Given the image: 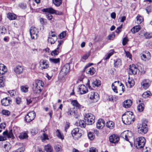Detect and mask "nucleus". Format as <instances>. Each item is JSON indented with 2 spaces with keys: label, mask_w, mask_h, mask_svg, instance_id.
I'll list each match as a JSON object with an SVG mask.
<instances>
[{
  "label": "nucleus",
  "mask_w": 152,
  "mask_h": 152,
  "mask_svg": "<svg viewBox=\"0 0 152 152\" xmlns=\"http://www.w3.org/2000/svg\"><path fill=\"white\" fill-rule=\"evenodd\" d=\"M115 33L113 32L108 36L107 38V39L109 40H113L115 38Z\"/></svg>",
  "instance_id": "obj_45"
},
{
  "label": "nucleus",
  "mask_w": 152,
  "mask_h": 152,
  "mask_svg": "<svg viewBox=\"0 0 152 152\" xmlns=\"http://www.w3.org/2000/svg\"><path fill=\"white\" fill-rule=\"evenodd\" d=\"M2 70V71L6 72H7V69L6 67L3 64H0V70Z\"/></svg>",
  "instance_id": "obj_50"
},
{
  "label": "nucleus",
  "mask_w": 152,
  "mask_h": 152,
  "mask_svg": "<svg viewBox=\"0 0 152 152\" xmlns=\"http://www.w3.org/2000/svg\"><path fill=\"white\" fill-rule=\"evenodd\" d=\"M137 23L138 24L141 23L143 21V18L140 15L138 14L136 17Z\"/></svg>",
  "instance_id": "obj_27"
},
{
  "label": "nucleus",
  "mask_w": 152,
  "mask_h": 152,
  "mask_svg": "<svg viewBox=\"0 0 152 152\" xmlns=\"http://www.w3.org/2000/svg\"><path fill=\"white\" fill-rule=\"evenodd\" d=\"M128 83L129 85V87L130 88L132 87L134 84V82L133 80H128Z\"/></svg>",
  "instance_id": "obj_55"
},
{
  "label": "nucleus",
  "mask_w": 152,
  "mask_h": 152,
  "mask_svg": "<svg viewBox=\"0 0 152 152\" xmlns=\"http://www.w3.org/2000/svg\"><path fill=\"white\" fill-rule=\"evenodd\" d=\"M66 35V32L65 31H63L60 34L59 37L61 39H63L65 37Z\"/></svg>",
  "instance_id": "obj_61"
},
{
  "label": "nucleus",
  "mask_w": 152,
  "mask_h": 152,
  "mask_svg": "<svg viewBox=\"0 0 152 152\" xmlns=\"http://www.w3.org/2000/svg\"><path fill=\"white\" fill-rule=\"evenodd\" d=\"M46 13L47 18L49 20H51L53 18V16L51 15L52 14L48 12Z\"/></svg>",
  "instance_id": "obj_56"
},
{
  "label": "nucleus",
  "mask_w": 152,
  "mask_h": 152,
  "mask_svg": "<svg viewBox=\"0 0 152 152\" xmlns=\"http://www.w3.org/2000/svg\"><path fill=\"white\" fill-rule=\"evenodd\" d=\"M152 96V94L150 91H148L144 92L142 94V97L145 98H147L150 96Z\"/></svg>",
  "instance_id": "obj_32"
},
{
  "label": "nucleus",
  "mask_w": 152,
  "mask_h": 152,
  "mask_svg": "<svg viewBox=\"0 0 152 152\" xmlns=\"http://www.w3.org/2000/svg\"><path fill=\"white\" fill-rule=\"evenodd\" d=\"M2 114L6 115L8 116L10 114V112L7 110H3L2 111Z\"/></svg>",
  "instance_id": "obj_54"
},
{
  "label": "nucleus",
  "mask_w": 152,
  "mask_h": 152,
  "mask_svg": "<svg viewBox=\"0 0 152 152\" xmlns=\"http://www.w3.org/2000/svg\"><path fill=\"white\" fill-rule=\"evenodd\" d=\"M70 69V66L69 64H66L62 67L59 76L60 77L62 75L61 77H63L66 76L69 72Z\"/></svg>",
  "instance_id": "obj_5"
},
{
  "label": "nucleus",
  "mask_w": 152,
  "mask_h": 152,
  "mask_svg": "<svg viewBox=\"0 0 152 152\" xmlns=\"http://www.w3.org/2000/svg\"><path fill=\"white\" fill-rule=\"evenodd\" d=\"M36 116V113L34 111L29 112L25 117V121L27 122H30L33 121Z\"/></svg>",
  "instance_id": "obj_11"
},
{
  "label": "nucleus",
  "mask_w": 152,
  "mask_h": 152,
  "mask_svg": "<svg viewBox=\"0 0 152 152\" xmlns=\"http://www.w3.org/2000/svg\"><path fill=\"white\" fill-rule=\"evenodd\" d=\"M58 48H57L56 49L53 51L51 52V55L52 56H55L58 55L59 52L58 51Z\"/></svg>",
  "instance_id": "obj_46"
},
{
  "label": "nucleus",
  "mask_w": 152,
  "mask_h": 152,
  "mask_svg": "<svg viewBox=\"0 0 152 152\" xmlns=\"http://www.w3.org/2000/svg\"><path fill=\"white\" fill-rule=\"evenodd\" d=\"M79 91L81 94H83L87 93L88 90L85 85H81L79 88Z\"/></svg>",
  "instance_id": "obj_18"
},
{
  "label": "nucleus",
  "mask_w": 152,
  "mask_h": 152,
  "mask_svg": "<svg viewBox=\"0 0 152 152\" xmlns=\"http://www.w3.org/2000/svg\"><path fill=\"white\" fill-rule=\"evenodd\" d=\"M132 103V102L131 99H127L123 102V105L125 108H127L131 107Z\"/></svg>",
  "instance_id": "obj_21"
},
{
  "label": "nucleus",
  "mask_w": 152,
  "mask_h": 152,
  "mask_svg": "<svg viewBox=\"0 0 152 152\" xmlns=\"http://www.w3.org/2000/svg\"><path fill=\"white\" fill-rule=\"evenodd\" d=\"M106 126L110 129H112L114 128L115 124L113 121H109L106 123Z\"/></svg>",
  "instance_id": "obj_24"
},
{
  "label": "nucleus",
  "mask_w": 152,
  "mask_h": 152,
  "mask_svg": "<svg viewBox=\"0 0 152 152\" xmlns=\"http://www.w3.org/2000/svg\"><path fill=\"white\" fill-rule=\"evenodd\" d=\"M95 117L93 116L91 114H86L84 117V120L86 124L88 125H91L95 122Z\"/></svg>",
  "instance_id": "obj_4"
},
{
  "label": "nucleus",
  "mask_w": 152,
  "mask_h": 152,
  "mask_svg": "<svg viewBox=\"0 0 152 152\" xmlns=\"http://www.w3.org/2000/svg\"><path fill=\"white\" fill-rule=\"evenodd\" d=\"M57 37L54 38L48 37V41L51 44H53L55 43V42L57 40Z\"/></svg>",
  "instance_id": "obj_35"
},
{
  "label": "nucleus",
  "mask_w": 152,
  "mask_h": 152,
  "mask_svg": "<svg viewBox=\"0 0 152 152\" xmlns=\"http://www.w3.org/2000/svg\"><path fill=\"white\" fill-rule=\"evenodd\" d=\"M40 139L43 142L45 141L46 140H49V138L48 134L43 133L42 135L40 137Z\"/></svg>",
  "instance_id": "obj_28"
},
{
  "label": "nucleus",
  "mask_w": 152,
  "mask_h": 152,
  "mask_svg": "<svg viewBox=\"0 0 152 152\" xmlns=\"http://www.w3.org/2000/svg\"><path fill=\"white\" fill-rule=\"evenodd\" d=\"M7 18L10 20H14L16 19V15L14 14L9 13L7 14Z\"/></svg>",
  "instance_id": "obj_33"
},
{
  "label": "nucleus",
  "mask_w": 152,
  "mask_h": 152,
  "mask_svg": "<svg viewBox=\"0 0 152 152\" xmlns=\"http://www.w3.org/2000/svg\"><path fill=\"white\" fill-rule=\"evenodd\" d=\"M129 41V39L127 37H124L122 40V44L123 45H125Z\"/></svg>",
  "instance_id": "obj_47"
},
{
  "label": "nucleus",
  "mask_w": 152,
  "mask_h": 152,
  "mask_svg": "<svg viewBox=\"0 0 152 152\" xmlns=\"http://www.w3.org/2000/svg\"><path fill=\"white\" fill-rule=\"evenodd\" d=\"M0 32L1 35H4L6 32V30L5 28H2V29L0 30Z\"/></svg>",
  "instance_id": "obj_64"
},
{
  "label": "nucleus",
  "mask_w": 152,
  "mask_h": 152,
  "mask_svg": "<svg viewBox=\"0 0 152 152\" xmlns=\"http://www.w3.org/2000/svg\"><path fill=\"white\" fill-rule=\"evenodd\" d=\"M85 121L83 120H80L79 122H77L75 123V124L77 126H79L81 128H85L86 127V124L85 123Z\"/></svg>",
  "instance_id": "obj_26"
},
{
  "label": "nucleus",
  "mask_w": 152,
  "mask_h": 152,
  "mask_svg": "<svg viewBox=\"0 0 152 152\" xmlns=\"http://www.w3.org/2000/svg\"><path fill=\"white\" fill-rule=\"evenodd\" d=\"M110 142L111 143H115L118 142L119 140V137L117 134H113L109 137Z\"/></svg>",
  "instance_id": "obj_14"
},
{
  "label": "nucleus",
  "mask_w": 152,
  "mask_h": 152,
  "mask_svg": "<svg viewBox=\"0 0 152 152\" xmlns=\"http://www.w3.org/2000/svg\"><path fill=\"white\" fill-rule=\"evenodd\" d=\"M7 137L8 138H13L14 136L12 130H10L9 132L8 133Z\"/></svg>",
  "instance_id": "obj_59"
},
{
  "label": "nucleus",
  "mask_w": 152,
  "mask_h": 152,
  "mask_svg": "<svg viewBox=\"0 0 152 152\" xmlns=\"http://www.w3.org/2000/svg\"><path fill=\"white\" fill-rule=\"evenodd\" d=\"M71 104L78 109H81L82 106L76 100H73L71 101Z\"/></svg>",
  "instance_id": "obj_23"
},
{
  "label": "nucleus",
  "mask_w": 152,
  "mask_h": 152,
  "mask_svg": "<svg viewBox=\"0 0 152 152\" xmlns=\"http://www.w3.org/2000/svg\"><path fill=\"white\" fill-rule=\"evenodd\" d=\"M45 150L47 152H52L53 151V148L51 145L48 144L45 146Z\"/></svg>",
  "instance_id": "obj_31"
},
{
  "label": "nucleus",
  "mask_w": 152,
  "mask_h": 152,
  "mask_svg": "<svg viewBox=\"0 0 152 152\" xmlns=\"http://www.w3.org/2000/svg\"><path fill=\"white\" fill-rule=\"evenodd\" d=\"M144 104L143 103H139L137 106V109L139 112H142L144 110Z\"/></svg>",
  "instance_id": "obj_30"
},
{
  "label": "nucleus",
  "mask_w": 152,
  "mask_h": 152,
  "mask_svg": "<svg viewBox=\"0 0 152 152\" xmlns=\"http://www.w3.org/2000/svg\"><path fill=\"white\" fill-rule=\"evenodd\" d=\"M44 85L43 82L40 80H36L35 82L33 83V86H37V87H40L43 88V86Z\"/></svg>",
  "instance_id": "obj_22"
},
{
  "label": "nucleus",
  "mask_w": 152,
  "mask_h": 152,
  "mask_svg": "<svg viewBox=\"0 0 152 152\" xmlns=\"http://www.w3.org/2000/svg\"><path fill=\"white\" fill-rule=\"evenodd\" d=\"M39 21L42 25H46L47 24V21L46 19L40 18L39 19Z\"/></svg>",
  "instance_id": "obj_44"
},
{
  "label": "nucleus",
  "mask_w": 152,
  "mask_h": 152,
  "mask_svg": "<svg viewBox=\"0 0 152 152\" xmlns=\"http://www.w3.org/2000/svg\"><path fill=\"white\" fill-rule=\"evenodd\" d=\"M140 56L142 60L144 61H147L151 59V55L149 51H145L141 53Z\"/></svg>",
  "instance_id": "obj_10"
},
{
  "label": "nucleus",
  "mask_w": 152,
  "mask_h": 152,
  "mask_svg": "<svg viewBox=\"0 0 152 152\" xmlns=\"http://www.w3.org/2000/svg\"><path fill=\"white\" fill-rule=\"evenodd\" d=\"M72 134L73 138L75 140L78 139L81 136L79 132V129L78 128H75L72 131Z\"/></svg>",
  "instance_id": "obj_13"
},
{
  "label": "nucleus",
  "mask_w": 152,
  "mask_h": 152,
  "mask_svg": "<svg viewBox=\"0 0 152 152\" xmlns=\"http://www.w3.org/2000/svg\"><path fill=\"white\" fill-rule=\"evenodd\" d=\"M54 38L55 37H57L56 36V33L55 32L51 31V33H49V36L48 37Z\"/></svg>",
  "instance_id": "obj_60"
},
{
  "label": "nucleus",
  "mask_w": 152,
  "mask_h": 152,
  "mask_svg": "<svg viewBox=\"0 0 152 152\" xmlns=\"http://www.w3.org/2000/svg\"><path fill=\"white\" fill-rule=\"evenodd\" d=\"M132 135V133L130 131L127 130L122 132L121 134V137L127 141L130 142L129 141V138L131 137Z\"/></svg>",
  "instance_id": "obj_9"
},
{
  "label": "nucleus",
  "mask_w": 152,
  "mask_h": 152,
  "mask_svg": "<svg viewBox=\"0 0 152 152\" xmlns=\"http://www.w3.org/2000/svg\"><path fill=\"white\" fill-rule=\"evenodd\" d=\"M138 68L134 64H132L129 66L128 69V74L130 75H134L137 74Z\"/></svg>",
  "instance_id": "obj_7"
},
{
  "label": "nucleus",
  "mask_w": 152,
  "mask_h": 152,
  "mask_svg": "<svg viewBox=\"0 0 152 152\" xmlns=\"http://www.w3.org/2000/svg\"><path fill=\"white\" fill-rule=\"evenodd\" d=\"M145 10L147 13L149 14L152 11V7L151 6H148L147 7Z\"/></svg>",
  "instance_id": "obj_58"
},
{
  "label": "nucleus",
  "mask_w": 152,
  "mask_h": 152,
  "mask_svg": "<svg viewBox=\"0 0 152 152\" xmlns=\"http://www.w3.org/2000/svg\"><path fill=\"white\" fill-rule=\"evenodd\" d=\"M122 119L124 124L129 125L133 123L135 119L133 112L127 111L122 115Z\"/></svg>",
  "instance_id": "obj_1"
},
{
  "label": "nucleus",
  "mask_w": 152,
  "mask_h": 152,
  "mask_svg": "<svg viewBox=\"0 0 152 152\" xmlns=\"http://www.w3.org/2000/svg\"><path fill=\"white\" fill-rule=\"evenodd\" d=\"M114 51L113 50H111V51L108 54L107 56L105 58V60H107L110 58V56H112L114 53Z\"/></svg>",
  "instance_id": "obj_48"
},
{
  "label": "nucleus",
  "mask_w": 152,
  "mask_h": 152,
  "mask_svg": "<svg viewBox=\"0 0 152 152\" xmlns=\"http://www.w3.org/2000/svg\"><path fill=\"white\" fill-rule=\"evenodd\" d=\"M5 77L2 76L0 77V87H3L4 86V82Z\"/></svg>",
  "instance_id": "obj_37"
},
{
  "label": "nucleus",
  "mask_w": 152,
  "mask_h": 152,
  "mask_svg": "<svg viewBox=\"0 0 152 152\" xmlns=\"http://www.w3.org/2000/svg\"><path fill=\"white\" fill-rule=\"evenodd\" d=\"M14 70L16 74L20 75L23 73V68L22 66L18 65L14 68Z\"/></svg>",
  "instance_id": "obj_19"
},
{
  "label": "nucleus",
  "mask_w": 152,
  "mask_h": 152,
  "mask_svg": "<svg viewBox=\"0 0 152 152\" xmlns=\"http://www.w3.org/2000/svg\"><path fill=\"white\" fill-rule=\"evenodd\" d=\"M148 120L147 119H145L142 122V124L139 125L138 129V132L140 134H144L148 132Z\"/></svg>",
  "instance_id": "obj_2"
},
{
  "label": "nucleus",
  "mask_w": 152,
  "mask_h": 152,
  "mask_svg": "<svg viewBox=\"0 0 152 152\" xmlns=\"http://www.w3.org/2000/svg\"><path fill=\"white\" fill-rule=\"evenodd\" d=\"M151 84V81L149 79H145L141 83V86L143 89L146 90L148 89Z\"/></svg>",
  "instance_id": "obj_12"
},
{
  "label": "nucleus",
  "mask_w": 152,
  "mask_h": 152,
  "mask_svg": "<svg viewBox=\"0 0 152 152\" xmlns=\"http://www.w3.org/2000/svg\"><path fill=\"white\" fill-rule=\"evenodd\" d=\"M38 29L35 27H31L30 30V33L32 39H36L38 36Z\"/></svg>",
  "instance_id": "obj_8"
},
{
  "label": "nucleus",
  "mask_w": 152,
  "mask_h": 152,
  "mask_svg": "<svg viewBox=\"0 0 152 152\" xmlns=\"http://www.w3.org/2000/svg\"><path fill=\"white\" fill-rule=\"evenodd\" d=\"M105 121L103 119H99L96 124V127L97 129H102L105 125Z\"/></svg>",
  "instance_id": "obj_16"
},
{
  "label": "nucleus",
  "mask_w": 152,
  "mask_h": 152,
  "mask_svg": "<svg viewBox=\"0 0 152 152\" xmlns=\"http://www.w3.org/2000/svg\"><path fill=\"white\" fill-rule=\"evenodd\" d=\"M54 148L57 152H61V146L59 145H56L54 146Z\"/></svg>",
  "instance_id": "obj_52"
},
{
  "label": "nucleus",
  "mask_w": 152,
  "mask_h": 152,
  "mask_svg": "<svg viewBox=\"0 0 152 152\" xmlns=\"http://www.w3.org/2000/svg\"><path fill=\"white\" fill-rule=\"evenodd\" d=\"M146 39H149L152 38V32H146L144 34Z\"/></svg>",
  "instance_id": "obj_39"
},
{
  "label": "nucleus",
  "mask_w": 152,
  "mask_h": 152,
  "mask_svg": "<svg viewBox=\"0 0 152 152\" xmlns=\"http://www.w3.org/2000/svg\"><path fill=\"white\" fill-rule=\"evenodd\" d=\"M88 138L91 140H93L95 138L94 135L90 132L88 134Z\"/></svg>",
  "instance_id": "obj_49"
},
{
  "label": "nucleus",
  "mask_w": 152,
  "mask_h": 152,
  "mask_svg": "<svg viewBox=\"0 0 152 152\" xmlns=\"http://www.w3.org/2000/svg\"><path fill=\"white\" fill-rule=\"evenodd\" d=\"M141 27L140 26H137L133 27L131 30L132 32L134 34L138 32L141 29Z\"/></svg>",
  "instance_id": "obj_29"
},
{
  "label": "nucleus",
  "mask_w": 152,
  "mask_h": 152,
  "mask_svg": "<svg viewBox=\"0 0 152 152\" xmlns=\"http://www.w3.org/2000/svg\"><path fill=\"white\" fill-rule=\"evenodd\" d=\"M122 65L121 59L119 58L114 60L113 65L114 67L117 68L120 67Z\"/></svg>",
  "instance_id": "obj_20"
},
{
  "label": "nucleus",
  "mask_w": 152,
  "mask_h": 152,
  "mask_svg": "<svg viewBox=\"0 0 152 152\" xmlns=\"http://www.w3.org/2000/svg\"><path fill=\"white\" fill-rule=\"evenodd\" d=\"M95 69L93 67L90 68L89 69L86 71V73L88 74H89L91 75H93L95 73Z\"/></svg>",
  "instance_id": "obj_41"
},
{
  "label": "nucleus",
  "mask_w": 152,
  "mask_h": 152,
  "mask_svg": "<svg viewBox=\"0 0 152 152\" xmlns=\"http://www.w3.org/2000/svg\"><path fill=\"white\" fill-rule=\"evenodd\" d=\"M95 92L94 91H92L91 92L89 99L91 100V101L94 102V99L95 98Z\"/></svg>",
  "instance_id": "obj_42"
},
{
  "label": "nucleus",
  "mask_w": 152,
  "mask_h": 152,
  "mask_svg": "<svg viewBox=\"0 0 152 152\" xmlns=\"http://www.w3.org/2000/svg\"><path fill=\"white\" fill-rule=\"evenodd\" d=\"M28 87L27 86H22L21 87V91L24 92H26L28 91Z\"/></svg>",
  "instance_id": "obj_53"
},
{
  "label": "nucleus",
  "mask_w": 152,
  "mask_h": 152,
  "mask_svg": "<svg viewBox=\"0 0 152 152\" xmlns=\"http://www.w3.org/2000/svg\"><path fill=\"white\" fill-rule=\"evenodd\" d=\"M19 5L20 8L23 9H25L26 7V5L25 3H20Z\"/></svg>",
  "instance_id": "obj_62"
},
{
  "label": "nucleus",
  "mask_w": 152,
  "mask_h": 152,
  "mask_svg": "<svg viewBox=\"0 0 152 152\" xmlns=\"http://www.w3.org/2000/svg\"><path fill=\"white\" fill-rule=\"evenodd\" d=\"M28 137V135L25 132L21 133L18 136V137L20 139H23L27 138Z\"/></svg>",
  "instance_id": "obj_34"
},
{
  "label": "nucleus",
  "mask_w": 152,
  "mask_h": 152,
  "mask_svg": "<svg viewBox=\"0 0 152 152\" xmlns=\"http://www.w3.org/2000/svg\"><path fill=\"white\" fill-rule=\"evenodd\" d=\"M42 11L45 12H48L50 14H55L56 15H61L62 13L60 11L54 10L52 7L43 9L42 10Z\"/></svg>",
  "instance_id": "obj_6"
},
{
  "label": "nucleus",
  "mask_w": 152,
  "mask_h": 152,
  "mask_svg": "<svg viewBox=\"0 0 152 152\" xmlns=\"http://www.w3.org/2000/svg\"><path fill=\"white\" fill-rule=\"evenodd\" d=\"M112 87L113 91L116 93H118V91L117 89V87L114 85L113 83L112 84Z\"/></svg>",
  "instance_id": "obj_57"
},
{
  "label": "nucleus",
  "mask_w": 152,
  "mask_h": 152,
  "mask_svg": "<svg viewBox=\"0 0 152 152\" xmlns=\"http://www.w3.org/2000/svg\"><path fill=\"white\" fill-rule=\"evenodd\" d=\"M1 104L4 106H9L12 102V100L10 97H6L1 100Z\"/></svg>",
  "instance_id": "obj_17"
},
{
  "label": "nucleus",
  "mask_w": 152,
  "mask_h": 152,
  "mask_svg": "<svg viewBox=\"0 0 152 152\" xmlns=\"http://www.w3.org/2000/svg\"><path fill=\"white\" fill-rule=\"evenodd\" d=\"M32 89L34 93L36 94H39L42 91V88L37 87H37L36 86H33Z\"/></svg>",
  "instance_id": "obj_25"
},
{
  "label": "nucleus",
  "mask_w": 152,
  "mask_h": 152,
  "mask_svg": "<svg viewBox=\"0 0 152 152\" xmlns=\"http://www.w3.org/2000/svg\"><path fill=\"white\" fill-rule=\"evenodd\" d=\"M39 65L42 69L48 68L49 67V63L46 60H41L39 61Z\"/></svg>",
  "instance_id": "obj_15"
},
{
  "label": "nucleus",
  "mask_w": 152,
  "mask_h": 152,
  "mask_svg": "<svg viewBox=\"0 0 152 152\" xmlns=\"http://www.w3.org/2000/svg\"><path fill=\"white\" fill-rule=\"evenodd\" d=\"M4 148L6 151H8L11 148V145L9 143H7L4 145Z\"/></svg>",
  "instance_id": "obj_51"
},
{
  "label": "nucleus",
  "mask_w": 152,
  "mask_h": 152,
  "mask_svg": "<svg viewBox=\"0 0 152 152\" xmlns=\"http://www.w3.org/2000/svg\"><path fill=\"white\" fill-rule=\"evenodd\" d=\"M56 133L57 136L59 138L62 140L64 139L63 135L61 134V132L58 129H57L56 130Z\"/></svg>",
  "instance_id": "obj_40"
},
{
  "label": "nucleus",
  "mask_w": 152,
  "mask_h": 152,
  "mask_svg": "<svg viewBox=\"0 0 152 152\" xmlns=\"http://www.w3.org/2000/svg\"><path fill=\"white\" fill-rule=\"evenodd\" d=\"M53 4L56 7L59 6L62 3L61 0H53Z\"/></svg>",
  "instance_id": "obj_36"
},
{
  "label": "nucleus",
  "mask_w": 152,
  "mask_h": 152,
  "mask_svg": "<svg viewBox=\"0 0 152 152\" xmlns=\"http://www.w3.org/2000/svg\"><path fill=\"white\" fill-rule=\"evenodd\" d=\"M49 61L51 63L57 64L60 62V59L59 58H50Z\"/></svg>",
  "instance_id": "obj_38"
},
{
  "label": "nucleus",
  "mask_w": 152,
  "mask_h": 152,
  "mask_svg": "<svg viewBox=\"0 0 152 152\" xmlns=\"http://www.w3.org/2000/svg\"><path fill=\"white\" fill-rule=\"evenodd\" d=\"M145 143V137H141L136 138L134 142V144L136 148L138 149L142 148L144 146Z\"/></svg>",
  "instance_id": "obj_3"
},
{
  "label": "nucleus",
  "mask_w": 152,
  "mask_h": 152,
  "mask_svg": "<svg viewBox=\"0 0 152 152\" xmlns=\"http://www.w3.org/2000/svg\"><path fill=\"white\" fill-rule=\"evenodd\" d=\"M68 115H72L75 113L74 110L73 108H69L66 111Z\"/></svg>",
  "instance_id": "obj_43"
},
{
  "label": "nucleus",
  "mask_w": 152,
  "mask_h": 152,
  "mask_svg": "<svg viewBox=\"0 0 152 152\" xmlns=\"http://www.w3.org/2000/svg\"><path fill=\"white\" fill-rule=\"evenodd\" d=\"M101 85V81L99 80L96 79V86L99 87Z\"/></svg>",
  "instance_id": "obj_63"
}]
</instances>
